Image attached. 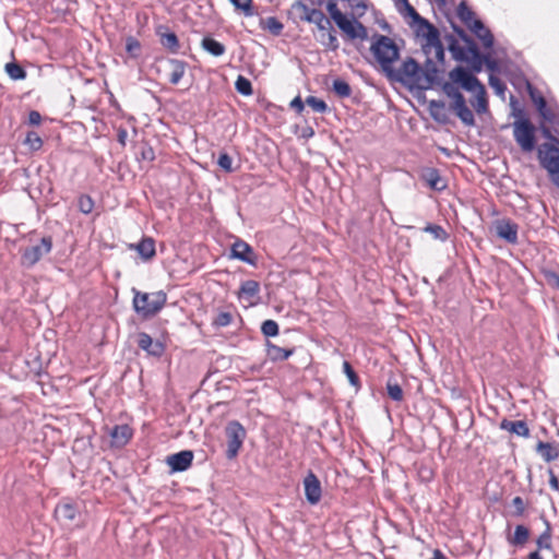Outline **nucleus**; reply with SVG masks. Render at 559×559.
<instances>
[{"instance_id": "f257e3e1", "label": "nucleus", "mask_w": 559, "mask_h": 559, "mask_svg": "<svg viewBox=\"0 0 559 559\" xmlns=\"http://www.w3.org/2000/svg\"><path fill=\"white\" fill-rule=\"evenodd\" d=\"M395 80L411 88L427 90L437 79V69L428 61L427 69H421L414 59H407L394 73Z\"/></svg>"}, {"instance_id": "f03ea898", "label": "nucleus", "mask_w": 559, "mask_h": 559, "mask_svg": "<svg viewBox=\"0 0 559 559\" xmlns=\"http://www.w3.org/2000/svg\"><path fill=\"white\" fill-rule=\"evenodd\" d=\"M406 5V9L409 15L414 19V21L418 25V34L426 38L427 44L425 46V51L427 55H432L440 61L444 58L443 47L439 39L438 29L432 26L428 21L423 19L415 9L408 3L407 0H402Z\"/></svg>"}, {"instance_id": "7ed1b4c3", "label": "nucleus", "mask_w": 559, "mask_h": 559, "mask_svg": "<svg viewBox=\"0 0 559 559\" xmlns=\"http://www.w3.org/2000/svg\"><path fill=\"white\" fill-rule=\"evenodd\" d=\"M370 49L382 69L386 72H391L392 63L395 62L400 56L399 48L394 40L388 36L378 35L374 37Z\"/></svg>"}, {"instance_id": "20e7f679", "label": "nucleus", "mask_w": 559, "mask_h": 559, "mask_svg": "<svg viewBox=\"0 0 559 559\" xmlns=\"http://www.w3.org/2000/svg\"><path fill=\"white\" fill-rule=\"evenodd\" d=\"M166 300L167 296L162 290L154 293L135 292L133 297V307L134 310L143 317H151L164 307Z\"/></svg>"}, {"instance_id": "39448f33", "label": "nucleus", "mask_w": 559, "mask_h": 559, "mask_svg": "<svg viewBox=\"0 0 559 559\" xmlns=\"http://www.w3.org/2000/svg\"><path fill=\"white\" fill-rule=\"evenodd\" d=\"M538 160L551 181L559 188V146L552 142H544L538 147Z\"/></svg>"}, {"instance_id": "423d86ee", "label": "nucleus", "mask_w": 559, "mask_h": 559, "mask_svg": "<svg viewBox=\"0 0 559 559\" xmlns=\"http://www.w3.org/2000/svg\"><path fill=\"white\" fill-rule=\"evenodd\" d=\"M309 23L317 25L320 32L319 39L324 46L331 50H336L338 48V40L333 33L331 21L324 15L322 11L317 9L313 10Z\"/></svg>"}, {"instance_id": "0eeeda50", "label": "nucleus", "mask_w": 559, "mask_h": 559, "mask_svg": "<svg viewBox=\"0 0 559 559\" xmlns=\"http://www.w3.org/2000/svg\"><path fill=\"white\" fill-rule=\"evenodd\" d=\"M225 435L227 440L226 456L228 459H234L237 456L246 439V430L239 421L233 420L226 425Z\"/></svg>"}, {"instance_id": "6e6552de", "label": "nucleus", "mask_w": 559, "mask_h": 559, "mask_svg": "<svg viewBox=\"0 0 559 559\" xmlns=\"http://www.w3.org/2000/svg\"><path fill=\"white\" fill-rule=\"evenodd\" d=\"M465 41L467 44L466 48H457L454 45L451 46L453 56L457 60L469 62L474 71L479 72L484 63L483 56L472 40L465 39Z\"/></svg>"}, {"instance_id": "1a4fd4ad", "label": "nucleus", "mask_w": 559, "mask_h": 559, "mask_svg": "<svg viewBox=\"0 0 559 559\" xmlns=\"http://www.w3.org/2000/svg\"><path fill=\"white\" fill-rule=\"evenodd\" d=\"M52 241L50 237L41 238L40 242L26 248L22 254V263L27 266L36 264L44 255L51 251Z\"/></svg>"}, {"instance_id": "9d476101", "label": "nucleus", "mask_w": 559, "mask_h": 559, "mask_svg": "<svg viewBox=\"0 0 559 559\" xmlns=\"http://www.w3.org/2000/svg\"><path fill=\"white\" fill-rule=\"evenodd\" d=\"M447 94L452 98V107L455 114L465 124L474 123V115L466 106L464 96L453 86H445Z\"/></svg>"}, {"instance_id": "9b49d317", "label": "nucleus", "mask_w": 559, "mask_h": 559, "mask_svg": "<svg viewBox=\"0 0 559 559\" xmlns=\"http://www.w3.org/2000/svg\"><path fill=\"white\" fill-rule=\"evenodd\" d=\"M450 79L467 92L475 93L478 87L484 86L476 76L462 67H457L450 72Z\"/></svg>"}, {"instance_id": "f8f14e48", "label": "nucleus", "mask_w": 559, "mask_h": 559, "mask_svg": "<svg viewBox=\"0 0 559 559\" xmlns=\"http://www.w3.org/2000/svg\"><path fill=\"white\" fill-rule=\"evenodd\" d=\"M304 487L307 501L311 504L318 503L321 499L322 489L320 480L312 472H309L305 477Z\"/></svg>"}, {"instance_id": "ddd939ff", "label": "nucleus", "mask_w": 559, "mask_h": 559, "mask_svg": "<svg viewBox=\"0 0 559 559\" xmlns=\"http://www.w3.org/2000/svg\"><path fill=\"white\" fill-rule=\"evenodd\" d=\"M193 452L189 450L180 451L167 457L166 462L175 472H183L192 464Z\"/></svg>"}, {"instance_id": "4468645a", "label": "nucleus", "mask_w": 559, "mask_h": 559, "mask_svg": "<svg viewBox=\"0 0 559 559\" xmlns=\"http://www.w3.org/2000/svg\"><path fill=\"white\" fill-rule=\"evenodd\" d=\"M496 231L500 238L510 243H515L518 241V226L508 219L498 221L496 224Z\"/></svg>"}, {"instance_id": "2eb2a0df", "label": "nucleus", "mask_w": 559, "mask_h": 559, "mask_svg": "<svg viewBox=\"0 0 559 559\" xmlns=\"http://www.w3.org/2000/svg\"><path fill=\"white\" fill-rule=\"evenodd\" d=\"M421 179L429 188L436 191H442L447 185L444 179L440 176L439 171L435 168H426L421 171Z\"/></svg>"}, {"instance_id": "dca6fc26", "label": "nucleus", "mask_w": 559, "mask_h": 559, "mask_svg": "<svg viewBox=\"0 0 559 559\" xmlns=\"http://www.w3.org/2000/svg\"><path fill=\"white\" fill-rule=\"evenodd\" d=\"M138 345L141 349L154 356H160L164 347L159 342H154L147 333H140L138 336Z\"/></svg>"}, {"instance_id": "f3484780", "label": "nucleus", "mask_w": 559, "mask_h": 559, "mask_svg": "<svg viewBox=\"0 0 559 559\" xmlns=\"http://www.w3.org/2000/svg\"><path fill=\"white\" fill-rule=\"evenodd\" d=\"M78 514V508L71 502H61L55 509L56 518L63 524L72 522Z\"/></svg>"}, {"instance_id": "a211bd4d", "label": "nucleus", "mask_w": 559, "mask_h": 559, "mask_svg": "<svg viewBox=\"0 0 559 559\" xmlns=\"http://www.w3.org/2000/svg\"><path fill=\"white\" fill-rule=\"evenodd\" d=\"M111 443L123 447L132 437V429L128 425L115 426L110 431Z\"/></svg>"}, {"instance_id": "6ab92c4d", "label": "nucleus", "mask_w": 559, "mask_h": 559, "mask_svg": "<svg viewBox=\"0 0 559 559\" xmlns=\"http://www.w3.org/2000/svg\"><path fill=\"white\" fill-rule=\"evenodd\" d=\"M260 292V285L257 281H245L239 289L238 297L241 300H247L250 305L253 304L252 299L257 297Z\"/></svg>"}, {"instance_id": "aec40b11", "label": "nucleus", "mask_w": 559, "mask_h": 559, "mask_svg": "<svg viewBox=\"0 0 559 559\" xmlns=\"http://www.w3.org/2000/svg\"><path fill=\"white\" fill-rule=\"evenodd\" d=\"M536 452L544 461L551 462L559 457V444L539 441L536 445Z\"/></svg>"}, {"instance_id": "412c9836", "label": "nucleus", "mask_w": 559, "mask_h": 559, "mask_svg": "<svg viewBox=\"0 0 559 559\" xmlns=\"http://www.w3.org/2000/svg\"><path fill=\"white\" fill-rule=\"evenodd\" d=\"M500 428L520 437H528L530 435V429L524 420L511 421L503 419Z\"/></svg>"}, {"instance_id": "4be33fe9", "label": "nucleus", "mask_w": 559, "mask_h": 559, "mask_svg": "<svg viewBox=\"0 0 559 559\" xmlns=\"http://www.w3.org/2000/svg\"><path fill=\"white\" fill-rule=\"evenodd\" d=\"M168 80L171 84H178L186 72V64L180 60H169L167 62Z\"/></svg>"}, {"instance_id": "5701e85b", "label": "nucleus", "mask_w": 559, "mask_h": 559, "mask_svg": "<svg viewBox=\"0 0 559 559\" xmlns=\"http://www.w3.org/2000/svg\"><path fill=\"white\" fill-rule=\"evenodd\" d=\"M251 253H252L251 247L242 240H237L231 247V257L233 258H236L240 261L252 264L253 262L250 259Z\"/></svg>"}, {"instance_id": "b1692460", "label": "nucleus", "mask_w": 559, "mask_h": 559, "mask_svg": "<svg viewBox=\"0 0 559 559\" xmlns=\"http://www.w3.org/2000/svg\"><path fill=\"white\" fill-rule=\"evenodd\" d=\"M481 41L485 48H491L493 45V36L491 32L485 27L483 22H474L469 28Z\"/></svg>"}, {"instance_id": "393cba45", "label": "nucleus", "mask_w": 559, "mask_h": 559, "mask_svg": "<svg viewBox=\"0 0 559 559\" xmlns=\"http://www.w3.org/2000/svg\"><path fill=\"white\" fill-rule=\"evenodd\" d=\"M314 9H310L308 5H306L301 1H296L292 4L289 14L293 16L296 21H305L309 22L311 13Z\"/></svg>"}, {"instance_id": "a878e982", "label": "nucleus", "mask_w": 559, "mask_h": 559, "mask_svg": "<svg viewBox=\"0 0 559 559\" xmlns=\"http://www.w3.org/2000/svg\"><path fill=\"white\" fill-rule=\"evenodd\" d=\"M144 260H151L155 255V241L153 238H143L138 245L132 246Z\"/></svg>"}, {"instance_id": "bb28decb", "label": "nucleus", "mask_w": 559, "mask_h": 559, "mask_svg": "<svg viewBox=\"0 0 559 559\" xmlns=\"http://www.w3.org/2000/svg\"><path fill=\"white\" fill-rule=\"evenodd\" d=\"M515 140H534L533 127L528 120H519L514 123Z\"/></svg>"}, {"instance_id": "cd10ccee", "label": "nucleus", "mask_w": 559, "mask_h": 559, "mask_svg": "<svg viewBox=\"0 0 559 559\" xmlns=\"http://www.w3.org/2000/svg\"><path fill=\"white\" fill-rule=\"evenodd\" d=\"M473 94V99L471 100L472 106L478 114H484L487 111L488 104L486 98V91L485 87H478L475 93Z\"/></svg>"}, {"instance_id": "c85d7f7f", "label": "nucleus", "mask_w": 559, "mask_h": 559, "mask_svg": "<svg viewBox=\"0 0 559 559\" xmlns=\"http://www.w3.org/2000/svg\"><path fill=\"white\" fill-rule=\"evenodd\" d=\"M457 16L468 27H473L474 22H481L475 17V13L462 1L457 7Z\"/></svg>"}, {"instance_id": "c756f323", "label": "nucleus", "mask_w": 559, "mask_h": 559, "mask_svg": "<svg viewBox=\"0 0 559 559\" xmlns=\"http://www.w3.org/2000/svg\"><path fill=\"white\" fill-rule=\"evenodd\" d=\"M202 48L214 57H219L225 52V46L212 37L202 39Z\"/></svg>"}, {"instance_id": "7c9ffc66", "label": "nucleus", "mask_w": 559, "mask_h": 559, "mask_svg": "<svg viewBox=\"0 0 559 559\" xmlns=\"http://www.w3.org/2000/svg\"><path fill=\"white\" fill-rule=\"evenodd\" d=\"M293 354L292 349H285L277 345H267V355L273 360H285Z\"/></svg>"}, {"instance_id": "2f4dec72", "label": "nucleus", "mask_w": 559, "mask_h": 559, "mask_svg": "<svg viewBox=\"0 0 559 559\" xmlns=\"http://www.w3.org/2000/svg\"><path fill=\"white\" fill-rule=\"evenodd\" d=\"M5 72L12 80H23L26 76L25 70L15 62L7 63Z\"/></svg>"}, {"instance_id": "473e14b6", "label": "nucleus", "mask_w": 559, "mask_h": 559, "mask_svg": "<svg viewBox=\"0 0 559 559\" xmlns=\"http://www.w3.org/2000/svg\"><path fill=\"white\" fill-rule=\"evenodd\" d=\"M489 85L495 91V93L501 98L504 97V92L507 90L504 83L493 73L489 75Z\"/></svg>"}, {"instance_id": "72a5a7b5", "label": "nucleus", "mask_w": 559, "mask_h": 559, "mask_svg": "<svg viewBox=\"0 0 559 559\" xmlns=\"http://www.w3.org/2000/svg\"><path fill=\"white\" fill-rule=\"evenodd\" d=\"M528 530L523 525H518L514 531L512 543L516 545H523L528 539Z\"/></svg>"}, {"instance_id": "f704fd0d", "label": "nucleus", "mask_w": 559, "mask_h": 559, "mask_svg": "<svg viewBox=\"0 0 559 559\" xmlns=\"http://www.w3.org/2000/svg\"><path fill=\"white\" fill-rule=\"evenodd\" d=\"M333 91L341 97L350 95V86L344 80H335L333 82Z\"/></svg>"}, {"instance_id": "c9c22d12", "label": "nucleus", "mask_w": 559, "mask_h": 559, "mask_svg": "<svg viewBox=\"0 0 559 559\" xmlns=\"http://www.w3.org/2000/svg\"><path fill=\"white\" fill-rule=\"evenodd\" d=\"M424 230L433 236V238L439 239L441 241L447 240L448 234L447 231L439 225H427Z\"/></svg>"}, {"instance_id": "e433bc0d", "label": "nucleus", "mask_w": 559, "mask_h": 559, "mask_svg": "<svg viewBox=\"0 0 559 559\" xmlns=\"http://www.w3.org/2000/svg\"><path fill=\"white\" fill-rule=\"evenodd\" d=\"M343 371L346 374L349 383L353 386L358 388L359 386V378L348 361L343 362Z\"/></svg>"}, {"instance_id": "4c0bfd02", "label": "nucleus", "mask_w": 559, "mask_h": 559, "mask_svg": "<svg viewBox=\"0 0 559 559\" xmlns=\"http://www.w3.org/2000/svg\"><path fill=\"white\" fill-rule=\"evenodd\" d=\"M547 140H559V117L550 121V127L545 130Z\"/></svg>"}, {"instance_id": "58836bf2", "label": "nucleus", "mask_w": 559, "mask_h": 559, "mask_svg": "<svg viewBox=\"0 0 559 559\" xmlns=\"http://www.w3.org/2000/svg\"><path fill=\"white\" fill-rule=\"evenodd\" d=\"M261 331L265 336H276L278 334V324L273 320H266L262 323Z\"/></svg>"}, {"instance_id": "ea45409f", "label": "nucleus", "mask_w": 559, "mask_h": 559, "mask_svg": "<svg viewBox=\"0 0 559 559\" xmlns=\"http://www.w3.org/2000/svg\"><path fill=\"white\" fill-rule=\"evenodd\" d=\"M236 90L242 95H250L252 93L250 81L243 76H238L236 81Z\"/></svg>"}, {"instance_id": "a19ab883", "label": "nucleus", "mask_w": 559, "mask_h": 559, "mask_svg": "<svg viewBox=\"0 0 559 559\" xmlns=\"http://www.w3.org/2000/svg\"><path fill=\"white\" fill-rule=\"evenodd\" d=\"M306 104L316 112H324L326 110V104L322 99L314 96L307 97Z\"/></svg>"}, {"instance_id": "79ce46f5", "label": "nucleus", "mask_w": 559, "mask_h": 559, "mask_svg": "<svg viewBox=\"0 0 559 559\" xmlns=\"http://www.w3.org/2000/svg\"><path fill=\"white\" fill-rule=\"evenodd\" d=\"M388 395L396 402L402 401L403 399V390L397 383H388L386 385Z\"/></svg>"}, {"instance_id": "37998d69", "label": "nucleus", "mask_w": 559, "mask_h": 559, "mask_svg": "<svg viewBox=\"0 0 559 559\" xmlns=\"http://www.w3.org/2000/svg\"><path fill=\"white\" fill-rule=\"evenodd\" d=\"M94 202L87 195H81L79 199V209L84 214H90L93 211Z\"/></svg>"}, {"instance_id": "c03bdc74", "label": "nucleus", "mask_w": 559, "mask_h": 559, "mask_svg": "<svg viewBox=\"0 0 559 559\" xmlns=\"http://www.w3.org/2000/svg\"><path fill=\"white\" fill-rule=\"evenodd\" d=\"M162 44L164 47H167L171 50H176L178 47V39L174 33L164 34L162 36Z\"/></svg>"}, {"instance_id": "a18cd8bd", "label": "nucleus", "mask_w": 559, "mask_h": 559, "mask_svg": "<svg viewBox=\"0 0 559 559\" xmlns=\"http://www.w3.org/2000/svg\"><path fill=\"white\" fill-rule=\"evenodd\" d=\"M217 164L222 169H224L227 173H231L234 170L233 168V159L227 153H222L218 157Z\"/></svg>"}, {"instance_id": "49530a36", "label": "nucleus", "mask_w": 559, "mask_h": 559, "mask_svg": "<svg viewBox=\"0 0 559 559\" xmlns=\"http://www.w3.org/2000/svg\"><path fill=\"white\" fill-rule=\"evenodd\" d=\"M238 10H241L247 16L252 15L251 0H229Z\"/></svg>"}, {"instance_id": "de8ad7c7", "label": "nucleus", "mask_w": 559, "mask_h": 559, "mask_svg": "<svg viewBox=\"0 0 559 559\" xmlns=\"http://www.w3.org/2000/svg\"><path fill=\"white\" fill-rule=\"evenodd\" d=\"M550 527L547 523V530L538 537L537 545L539 548L550 549L551 543H550Z\"/></svg>"}, {"instance_id": "09e8293b", "label": "nucleus", "mask_w": 559, "mask_h": 559, "mask_svg": "<svg viewBox=\"0 0 559 559\" xmlns=\"http://www.w3.org/2000/svg\"><path fill=\"white\" fill-rule=\"evenodd\" d=\"M138 152H140L141 158L143 160L151 162L155 158L154 150L144 142H142V145L138 148Z\"/></svg>"}, {"instance_id": "8fccbe9b", "label": "nucleus", "mask_w": 559, "mask_h": 559, "mask_svg": "<svg viewBox=\"0 0 559 559\" xmlns=\"http://www.w3.org/2000/svg\"><path fill=\"white\" fill-rule=\"evenodd\" d=\"M233 317L229 312H219L215 319L214 324L216 326H227L231 323Z\"/></svg>"}, {"instance_id": "3c124183", "label": "nucleus", "mask_w": 559, "mask_h": 559, "mask_svg": "<svg viewBox=\"0 0 559 559\" xmlns=\"http://www.w3.org/2000/svg\"><path fill=\"white\" fill-rule=\"evenodd\" d=\"M126 49L131 56H136L140 51V43L136 39L129 37L127 39Z\"/></svg>"}, {"instance_id": "603ef678", "label": "nucleus", "mask_w": 559, "mask_h": 559, "mask_svg": "<svg viewBox=\"0 0 559 559\" xmlns=\"http://www.w3.org/2000/svg\"><path fill=\"white\" fill-rule=\"evenodd\" d=\"M266 26L274 34H280L283 29V24L278 22L275 17H269L266 20Z\"/></svg>"}, {"instance_id": "864d4df0", "label": "nucleus", "mask_w": 559, "mask_h": 559, "mask_svg": "<svg viewBox=\"0 0 559 559\" xmlns=\"http://www.w3.org/2000/svg\"><path fill=\"white\" fill-rule=\"evenodd\" d=\"M512 506L515 509V515L521 516L525 511V503L521 497H514L512 499Z\"/></svg>"}, {"instance_id": "5fc2aeb1", "label": "nucleus", "mask_w": 559, "mask_h": 559, "mask_svg": "<svg viewBox=\"0 0 559 559\" xmlns=\"http://www.w3.org/2000/svg\"><path fill=\"white\" fill-rule=\"evenodd\" d=\"M438 150L441 151L449 158H454L456 156H461L457 147L438 146Z\"/></svg>"}, {"instance_id": "6e6d98bb", "label": "nucleus", "mask_w": 559, "mask_h": 559, "mask_svg": "<svg viewBox=\"0 0 559 559\" xmlns=\"http://www.w3.org/2000/svg\"><path fill=\"white\" fill-rule=\"evenodd\" d=\"M483 61H484V63H486L487 69H488L491 73H493V72L497 70L498 64H497L496 60H493V59L491 58V56H490V55H485V56H483Z\"/></svg>"}, {"instance_id": "4d7b16f0", "label": "nucleus", "mask_w": 559, "mask_h": 559, "mask_svg": "<svg viewBox=\"0 0 559 559\" xmlns=\"http://www.w3.org/2000/svg\"><path fill=\"white\" fill-rule=\"evenodd\" d=\"M533 100L534 103L536 104L538 110L540 111V114L546 118V119H549L548 116L546 115V100L539 96V97H534L533 96Z\"/></svg>"}, {"instance_id": "13d9d810", "label": "nucleus", "mask_w": 559, "mask_h": 559, "mask_svg": "<svg viewBox=\"0 0 559 559\" xmlns=\"http://www.w3.org/2000/svg\"><path fill=\"white\" fill-rule=\"evenodd\" d=\"M41 121V116L38 111L32 110L28 114V123L32 126H38Z\"/></svg>"}, {"instance_id": "bf43d9fd", "label": "nucleus", "mask_w": 559, "mask_h": 559, "mask_svg": "<svg viewBox=\"0 0 559 559\" xmlns=\"http://www.w3.org/2000/svg\"><path fill=\"white\" fill-rule=\"evenodd\" d=\"M549 485L554 490H559V480L552 472H550Z\"/></svg>"}, {"instance_id": "052dcab7", "label": "nucleus", "mask_w": 559, "mask_h": 559, "mask_svg": "<svg viewBox=\"0 0 559 559\" xmlns=\"http://www.w3.org/2000/svg\"><path fill=\"white\" fill-rule=\"evenodd\" d=\"M536 142H520L523 152H532Z\"/></svg>"}, {"instance_id": "680f3d73", "label": "nucleus", "mask_w": 559, "mask_h": 559, "mask_svg": "<svg viewBox=\"0 0 559 559\" xmlns=\"http://www.w3.org/2000/svg\"><path fill=\"white\" fill-rule=\"evenodd\" d=\"M290 106H292V108H295L298 111H301L304 108V103L301 102V99L299 97H296L292 100Z\"/></svg>"}, {"instance_id": "e2e57ef3", "label": "nucleus", "mask_w": 559, "mask_h": 559, "mask_svg": "<svg viewBox=\"0 0 559 559\" xmlns=\"http://www.w3.org/2000/svg\"><path fill=\"white\" fill-rule=\"evenodd\" d=\"M527 559H543V557L540 556V554L538 551H533L528 555Z\"/></svg>"}, {"instance_id": "0e129e2a", "label": "nucleus", "mask_w": 559, "mask_h": 559, "mask_svg": "<svg viewBox=\"0 0 559 559\" xmlns=\"http://www.w3.org/2000/svg\"><path fill=\"white\" fill-rule=\"evenodd\" d=\"M29 143H31V147H32L33 150H38V148H40V144H41V142L36 141V142H29Z\"/></svg>"}, {"instance_id": "69168bd1", "label": "nucleus", "mask_w": 559, "mask_h": 559, "mask_svg": "<svg viewBox=\"0 0 559 559\" xmlns=\"http://www.w3.org/2000/svg\"><path fill=\"white\" fill-rule=\"evenodd\" d=\"M33 135H34L33 133H28L27 136H26V140L27 141L33 140ZM34 140H40V139L38 136H34Z\"/></svg>"}, {"instance_id": "338daca9", "label": "nucleus", "mask_w": 559, "mask_h": 559, "mask_svg": "<svg viewBox=\"0 0 559 559\" xmlns=\"http://www.w3.org/2000/svg\"><path fill=\"white\" fill-rule=\"evenodd\" d=\"M439 4H443L445 0H435Z\"/></svg>"}, {"instance_id": "774afa93", "label": "nucleus", "mask_w": 559, "mask_h": 559, "mask_svg": "<svg viewBox=\"0 0 559 559\" xmlns=\"http://www.w3.org/2000/svg\"><path fill=\"white\" fill-rule=\"evenodd\" d=\"M556 285L559 288V277H557Z\"/></svg>"}]
</instances>
